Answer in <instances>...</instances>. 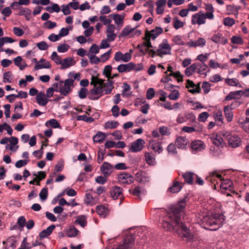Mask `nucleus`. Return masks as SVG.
Segmentation results:
<instances>
[{
	"mask_svg": "<svg viewBox=\"0 0 249 249\" xmlns=\"http://www.w3.org/2000/svg\"><path fill=\"white\" fill-rule=\"evenodd\" d=\"M74 80L71 79H67L65 81H60L57 85V91L63 96H67L72 91L73 88Z\"/></svg>",
	"mask_w": 249,
	"mask_h": 249,
	"instance_id": "obj_6",
	"label": "nucleus"
},
{
	"mask_svg": "<svg viewBox=\"0 0 249 249\" xmlns=\"http://www.w3.org/2000/svg\"><path fill=\"white\" fill-rule=\"evenodd\" d=\"M110 17L114 21L115 24L118 27H122L124 23L125 14L124 13L119 14H112Z\"/></svg>",
	"mask_w": 249,
	"mask_h": 249,
	"instance_id": "obj_15",
	"label": "nucleus"
},
{
	"mask_svg": "<svg viewBox=\"0 0 249 249\" xmlns=\"http://www.w3.org/2000/svg\"><path fill=\"white\" fill-rule=\"evenodd\" d=\"M78 231L74 227L69 228L66 231V234L68 237H72L76 236Z\"/></svg>",
	"mask_w": 249,
	"mask_h": 249,
	"instance_id": "obj_52",
	"label": "nucleus"
},
{
	"mask_svg": "<svg viewBox=\"0 0 249 249\" xmlns=\"http://www.w3.org/2000/svg\"><path fill=\"white\" fill-rule=\"evenodd\" d=\"M55 228V226L54 225H52L46 229L42 231L39 234L40 240H41L45 238H47L52 233Z\"/></svg>",
	"mask_w": 249,
	"mask_h": 249,
	"instance_id": "obj_30",
	"label": "nucleus"
},
{
	"mask_svg": "<svg viewBox=\"0 0 249 249\" xmlns=\"http://www.w3.org/2000/svg\"><path fill=\"white\" fill-rule=\"evenodd\" d=\"M166 71H167V73L169 72V75H173V77L176 79L178 82L183 81V75L181 74L180 71H176L174 72L172 66L169 65Z\"/></svg>",
	"mask_w": 249,
	"mask_h": 249,
	"instance_id": "obj_32",
	"label": "nucleus"
},
{
	"mask_svg": "<svg viewBox=\"0 0 249 249\" xmlns=\"http://www.w3.org/2000/svg\"><path fill=\"white\" fill-rule=\"evenodd\" d=\"M187 201V197H185L176 205L171 207L167 211H163L160 223L161 227L165 231L175 230L183 240L187 242L192 241L195 245L196 241L194 240L193 234L186 226L180 222V213L186 207Z\"/></svg>",
	"mask_w": 249,
	"mask_h": 249,
	"instance_id": "obj_1",
	"label": "nucleus"
},
{
	"mask_svg": "<svg viewBox=\"0 0 249 249\" xmlns=\"http://www.w3.org/2000/svg\"><path fill=\"white\" fill-rule=\"evenodd\" d=\"M242 96V92L239 90L231 91L226 97V101H230L236 98H239Z\"/></svg>",
	"mask_w": 249,
	"mask_h": 249,
	"instance_id": "obj_42",
	"label": "nucleus"
},
{
	"mask_svg": "<svg viewBox=\"0 0 249 249\" xmlns=\"http://www.w3.org/2000/svg\"><path fill=\"white\" fill-rule=\"evenodd\" d=\"M212 40L216 43L225 45L228 43V39L224 36L221 33L214 34L212 36Z\"/></svg>",
	"mask_w": 249,
	"mask_h": 249,
	"instance_id": "obj_24",
	"label": "nucleus"
},
{
	"mask_svg": "<svg viewBox=\"0 0 249 249\" xmlns=\"http://www.w3.org/2000/svg\"><path fill=\"white\" fill-rule=\"evenodd\" d=\"M135 64L132 62L126 64H121L117 67V70L119 72L123 73L124 72H129L133 71L135 68Z\"/></svg>",
	"mask_w": 249,
	"mask_h": 249,
	"instance_id": "obj_25",
	"label": "nucleus"
},
{
	"mask_svg": "<svg viewBox=\"0 0 249 249\" xmlns=\"http://www.w3.org/2000/svg\"><path fill=\"white\" fill-rule=\"evenodd\" d=\"M47 188H43L39 193V197L41 201H44L46 200L48 197Z\"/></svg>",
	"mask_w": 249,
	"mask_h": 249,
	"instance_id": "obj_63",
	"label": "nucleus"
},
{
	"mask_svg": "<svg viewBox=\"0 0 249 249\" xmlns=\"http://www.w3.org/2000/svg\"><path fill=\"white\" fill-rule=\"evenodd\" d=\"M182 177L186 183L192 184L195 177H196V175L191 172H187L183 174Z\"/></svg>",
	"mask_w": 249,
	"mask_h": 249,
	"instance_id": "obj_40",
	"label": "nucleus"
},
{
	"mask_svg": "<svg viewBox=\"0 0 249 249\" xmlns=\"http://www.w3.org/2000/svg\"><path fill=\"white\" fill-rule=\"evenodd\" d=\"M241 143L240 138L237 135L231 136L228 139V143L229 146L235 148L238 147Z\"/></svg>",
	"mask_w": 249,
	"mask_h": 249,
	"instance_id": "obj_26",
	"label": "nucleus"
},
{
	"mask_svg": "<svg viewBox=\"0 0 249 249\" xmlns=\"http://www.w3.org/2000/svg\"><path fill=\"white\" fill-rule=\"evenodd\" d=\"M162 32L163 29L159 27H156L150 31L146 30L144 36L142 38L143 41L138 45V47H152L151 39L155 40Z\"/></svg>",
	"mask_w": 249,
	"mask_h": 249,
	"instance_id": "obj_5",
	"label": "nucleus"
},
{
	"mask_svg": "<svg viewBox=\"0 0 249 249\" xmlns=\"http://www.w3.org/2000/svg\"><path fill=\"white\" fill-rule=\"evenodd\" d=\"M206 42V40L204 38L199 37L196 40H190L186 44L189 47H202L205 45Z\"/></svg>",
	"mask_w": 249,
	"mask_h": 249,
	"instance_id": "obj_21",
	"label": "nucleus"
},
{
	"mask_svg": "<svg viewBox=\"0 0 249 249\" xmlns=\"http://www.w3.org/2000/svg\"><path fill=\"white\" fill-rule=\"evenodd\" d=\"M75 64V61L72 57H67L62 60L60 64L62 69H66Z\"/></svg>",
	"mask_w": 249,
	"mask_h": 249,
	"instance_id": "obj_36",
	"label": "nucleus"
},
{
	"mask_svg": "<svg viewBox=\"0 0 249 249\" xmlns=\"http://www.w3.org/2000/svg\"><path fill=\"white\" fill-rule=\"evenodd\" d=\"M115 26L114 24L107 25V26L106 34L108 41L111 42L114 41L117 36L115 34Z\"/></svg>",
	"mask_w": 249,
	"mask_h": 249,
	"instance_id": "obj_20",
	"label": "nucleus"
},
{
	"mask_svg": "<svg viewBox=\"0 0 249 249\" xmlns=\"http://www.w3.org/2000/svg\"><path fill=\"white\" fill-rule=\"evenodd\" d=\"M207 18H208L205 14V13L200 11L192 15L191 18V23L192 25H198L200 26L206 23Z\"/></svg>",
	"mask_w": 249,
	"mask_h": 249,
	"instance_id": "obj_8",
	"label": "nucleus"
},
{
	"mask_svg": "<svg viewBox=\"0 0 249 249\" xmlns=\"http://www.w3.org/2000/svg\"><path fill=\"white\" fill-rule=\"evenodd\" d=\"M46 10L51 13L53 12L58 13L61 10L59 6L56 3H53L52 6L46 7Z\"/></svg>",
	"mask_w": 249,
	"mask_h": 249,
	"instance_id": "obj_51",
	"label": "nucleus"
},
{
	"mask_svg": "<svg viewBox=\"0 0 249 249\" xmlns=\"http://www.w3.org/2000/svg\"><path fill=\"white\" fill-rule=\"evenodd\" d=\"M141 31L137 29V27L132 28L130 25L125 26L120 34V36L135 37L139 36L141 34Z\"/></svg>",
	"mask_w": 249,
	"mask_h": 249,
	"instance_id": "obj_7",
	"label": "nucleus"
},
{
	"mask_svg": "<svg viewBox=\"0 0 249 249\" xmlns=\"http://www.w3.org/2000/svg\"><path fill=\"white\" fill-rule=\"evenodd\" d=\"M149 148L158 153H160L162 151V148L161 146L160 143L155 140H152L150 142Z\"/></svg>",
	"mask_w": 249,
	"mask_h": 249,
	"instance_id": "obj_35",
	"label": "nucleus"
},
{
	"mask_svg": "<svg viewBox=\"0 0 249 249\" xmlns=\"http://www.w3.org/2000/svg\"><path fill=\"white\" fill-rule=\"evenodd\" d=\"M110 195L114 199L121 200L123 198V189L118 186L113 187L110 191Z\"/></svg>",
	"mask_w": 249,
	"mask_h": 249,
	"instance_id": "obj_23",
	"label": "nucleus"
},
{
	"mask_svg": "<svg viewBox=\"0 0 249 249\" xmlns=\"http://www.w3.org/2000/svg\"><path fill=\"white\" fill-rule=\"evenodd\" d=\"M132 52V50H129V52L124 54L121 52H117L115 54L114 59L116 62H128L131 59Z\"/></svg>",
	"mask_w": 249,
	"mask_h": 249,
	"instance_id": "obj_10",
	"label": "nucleus"
},
{
	"mask_svg": "<svg viewBox=\"0 0 249 249\" xmlns=\"http://www.w3.org/2000/svg\"><path fill=\"white\" fill-rule=\"evenodd\" d=\"M186 87L188 89V91L191 93L195 94L200 92V83L196 85L192 81L188 79L186 81Z\"/></svg>",
	"mask_w": 249,
	"mask_h": 249,
	"instance_id": "obj_16",
	"label": "nucleus"
},
{
	"mask_svg": "<svg viewBox=\"0 0 249 249\" xmlns=\"http://www.w3.org/2000/svg\"><path fill=\"white\" fill-rule=\"evenodd\" d=\"M224 112L225 117L228 122H231L233 117V113L231 110V108L228 106H225L224 108Z\"/></svg>",
	"mask_w": 249,
	"mask_h": 249,
	"instance_id": "obj_39",
	"label": "nucleus"
},
{
	"mask_svg": "<svg viewBox=\"0 0 249 249\" xmlns=\"http://www.w3.org/2000/svg\"><path fill=\"white\" fill-rule=\"evenodd\" d=\"M114 81L107 79L106 81L103 80V84L102 87H103V92L105 94H110L112 92V89L114 88Z\"/></svg>",
	"mask_w": 249,
	"mask_h": 249,
	"instance_id": "obj_18",
	"label": "nucleus"
},
{
	"mask_svg": "<svg viewBox=\"0 0 249 249\" xmlns=\"http://www.w3.org/2000/svg\"><path fill=\"white\" fill-rule=\"evenodd\" d=\"M106 138V135L105 133L99 132L95 135L93 140L94 142L100 143L103 142Z\"/></svg>",
	"mask_w": 249,
	"mask_h": 249,
	"instance_id": "obj_48",
	"label": "nucleus"
},
{
	"mask_svg": "<svg viewBox=\"0 0 249 249\" xmlns=\"http://www.w3.org/2000/svg\"><path fill=\"white\" fill-rule=\"evenodd\" d=\"M185 23L176 18L174 19L173 26L176 29H178L184 26Z\"/></svg>",
	"mask_w": 249,
	"mask_h": 249,
	"instance_id": "obj_62",
	"label": "nucleus"
},
{
	"mask_svg": "<svg viewBox=\"0 0 249 249\" xmlns=\"http://www.w3.org/2000/svg\"><path fill=\"white\" fill-rule=\"evenodd\" d=\"M179 95L180 93L178 90L174 89L169 93L168 98L171 100L176 101L179 98Z\"/></svg>",
	"mask_w": 249,
	"mask_h": 249,
	"instance_id": "obj_53",
	"label": "nucleus"
},
{
	"mask_svg": "<svg viewBox=\"0 0 249 249\" xmlns=\"http://www.w3.org/2000/svg\"><path fill=\"white\" fill-rule=\"evenodd\" d=\"M205 9L207 11L205 14L207 17L208 19L213 20L214 18L213 14L214 9L213 5L211 4H206L205 5Z\"/></svg>",
	"mask_w": 249,
	"mask_h": 249,
	"instance_id": "obj_37",
	"label": "nucleus"
},
{
	"mask_svg": "<svg viewBox=\"0 0 249 249\" xmlns=\"http://www.w3.org/2000/svg\"><path fill=\"white\" fill-rule=\"evenodd\" d=\"M112 70V67L111 65L106 66L103 70V74L107 79L110 80Z\"/></svg>",
	"mask_w": 249,
	"mask_h": 249,
	"instance_id": "obj_50",
	"label": "nucleus"
},
{
	"mask_svg": "<svg viewBox=\"0 0 249 249\" xmlns=\"http://www.w3.org/2000/svg\"><path fill=\"white\" fill-rule=\"evenodd\" d=\"M241 127L247 132L249 133V117H247L245 121L241 123Z\"/></svg>",
	"mask_w": 249,
	"mask_h": 249,
	"instance_id": "obj_64",
	"label": "nucleus"
},
{
	"mask_svg": "<svg viewBox=\"0 0 249 249\" xmlns=\"http://www.w3.org/2000/svg\"><path fill=\"white\" fill-rule=\"evenodd\" d=\"M204 215L200 225L205 229L215 231L223 225L225 217L221 213L220 205L216 202L206 204L204 208Z\"/></svg>",
	"mask_w": 249,
	"mask_h": 249,
	"instance_id": "obj_2",
	"label": "nucleus"
},
{
	"mask_svg": "<svg viewBox=\"0 0 249 249\" xmlns=\"http://www.w3.org/2000/svg\"><path fill=\"white\" fill-rule=\"evenodd\" d=\"M32 14V11L28 8H21L18 13L19 16H24L26 19L30 20Z\"/></svg>",
	"mask_w": 249,
	"mask_h": 249,
	"instance_id": "obj_45",
	"label": "nucleus"
},
{
	"mask_svg": "<svg viewBox=\"0 0 249 249\" xmlns=\"http://www.w3.org/2000/svg\"><path fill=\"white\" fill-rule=\"evenodd\" d=\"M171 51V47L168 43L166 39H164L159 45L158 49H157V53L158 56L162 57L166 54H170Z\"/></svg>",
	"mask_w": 249,
	"mask_h": 249,
	"instance_id": "obj_9",
	"label": "nucleus"
},
{
	"mask_svg": "<svg viewBox=\"0 0 249 249\" xmlns=\"http://www.w3.org/2000/svg\"><path fill=\"white\" fill-rule=\"evenodd\" d=\"M88 56L89 59V62L91 64H98L100 62L99 58L93 54H88Z\"/></svg>",
	"mask_w": 249,
	"mask_h": 249,
	"instance_id": "obj_61",
	"label": "nucleus"
},
{
	"mask_svg": "<svg viewBox=\"0 0 249 249\" xmlns=\"http://www.w3.org/2000/svg\"><path fill=\"white\" fill-rule=\"evenodd\" d=\"M223 23L225 26L231 27L235 23V20L230 17H227L223 19Z\"/></svg>",
	"mask_w": 249,
	"mask_h": 249,
	"instance_id": "obj_54",
	"label": "nucleus"
},
{
	"mask_svg": "<svg viewBox=\"0 0 249 249\" xmlns=\"http://www.w3.org/2000/svg\"><path fill=\"white\" fill-rule=\"evenodd\" d=\"M51 67V65L49 61L41 58L38 61L37 64L35 66V70H38L42 69H50Z\"/></svg>",
	"mask_w": 249,
	"mask_h": 249,
	"instance_id": "obj_29",
	"label": "nucleus"
},
{
	"mask_svg": "<svg viewBox=\"0 0 249 249\" xmlns=\"http://www.w3.org/2000/svg\"><path fill=\"white\" fill-rule=\"evenodd\" d=\"M142 193V189L140 186H137L133 190L131 193L134 196L140 198Z\"/></svg>",
	"mask_w": 249,
	"mask_h": 249,
	"instance_id": "obj_60",
	"label": "nucleus"
},
{
	"mask_svg": "<svg viewBox=\"0 0 249 249\" xmlns=\"http://www.w3.org/2000/svg\"><path fill=\"white\" fill-rule=\"evenodd\" d=\"M195 72H196V66L195 63H194L186 69L185 71V74L186 76H189L193 74Z\"/></svg>",
	"mask_w": 249,
	"mask_h": 249,
	"instance_id": "obj_56",
	"label": "nucleus"
},
{
	"mask_svg": "<svg viewBox=\"0 0 249 249\" xmlns=\"http://www.w3.org/2000/svg\"><path fill=\"white\" fill-rule=\"evenodd\" d=\"M226 84L230 86L237 87L239 88L242 87V85L239 80L235 78H227L225 80Z\"/></svg>",
	"mask_w": 249,
	"mask_h": 249,
	"instance_id": "obj_38",
	"label": "nucleus"
},
{
	"mask_svg": "<svg viewBox=\"0 0 249 249\" xmlns=\"http://www.w3.org/2000/svg\"><path fill=\"white\" fill-rule=\"evenodd\" d=\"M97 213L100 217L105 218L109 214V209L107 206L105 205H98L96 208Z\"/></svg>",
	"mask_w": 249,
	"mask_h": 249,
	"instance_id": "obj_31",
	"label": "nucleus"
},
{
	"mask_svg": "<svg viewBox=\"0 0 249 249\" xmlns=\"http://www.w3.org/2000/svg\"><path fill=\"white\" fill-rule=\"evenodd\" d=\"M118 180L119 183L123 185L131 184L134 182L133 177L125 172H122L119 174Z\"/></svg>",
	"mask_w": 249,
	"mask_h": 249,
	"instance_id": "obj_12",
	"label": "nucleus"
},
{
	"mask_svg": "<svg viewBox=\"0 0 249 249\" xmlns=\"http://www.w3.org/2000/svg\"><path fill=\"white\" fill-rule=\"evenodd\" d=\"M172 41L177 45H185V42L182 39V37L179 35L175 36L172 38Z\"/></svg>",
	"mask_w": 249,
	"mask_h": 249,
	"instance_id": "obj_58",
	"label": "nucleus"
},
{
	"mask_svg": "<svg viewBox=\"0 0 249 249\" xmlns=\"http://www.w3.org/2000/svg\"><path fill=\"white\" fill-rule=\"evenodd\" d=\"M70 48V46L66 43L60 44L57 47V51L59 53H64L67 52Z\"/></svg>",
	"mask_w": 249,
	"mask_h": 249,
	"instance_id": "obj_55",
	"label": "nucleus"
},
{
	"mask_svg": "<svg viewBox=\"0 0 249 249\" xmlns=\"http://www.w3.org/2000/svg\"><path fill=\"white\" fill-rule=\"evenodd\" d=\"M45 125L46 127H51L53 128H60L61 125L58 122L54 119H52L46 122Z\"/></svg>",
	"mask_w": 249,
	"mask_h": 249,
	"instance_id": "obj_41",
	"label": "nucleus"
},
{
	"mask_svg": "<svg viewBox=\"0 0 249 249\" xmlns=\"http://www.w3.org/2000/svg\"><path fill=\"white\" fill-rule=\"evenodd\" d=\"M166 2V0H158L156 1L157 8L156 11L157 14L161 15L164 13Z\"/></svg>",
	"mask_w": 249,
	"mask_h": 249,
	"instance_id": "obj_33",
	"label": "nucleus"
},
{
	"mask_svg": "<svg viewBox=\"0 0 249 249\" xmlns=\"http://www.w3.org/2000/svg\"><path fill=\"white\" fill-rule=\"evenodd\" d=\"M84 202L87 205L92 206L97 203V200L93 198L91 194H87Z\"/></svg>",
	"mask_w": 249,
	"mask_h": 249,
	"instance_id": "obj_46",
	"label": "nucleus"
},
{
	"mask_svg": "<svg viewBox=\"0 0 249 249\" xmlns=\"http://www.w3.org/2000/svg\"><path fill=\"white\" fill-rule=\"evenodd\" d=\"M14 75L11 71L4 72L3 74V82L4 83H11L12 82Z\"/></svg>",
	"mask_w": 249,
	"mask_h": 249,
	"instance_id": "obj_44",
	"label": "nucleus"
},
{
	"mask_svg": "<svg viewBox=\"0 0 249 249\" xmlns=\"http://www.w3.org/2000/svg\"><path fill=\"white\" fill-rule=\"evenodd\" d=\"M196 66V72L206 76L207 73L210 71L208 66L205 63H195Z\"/></svg>",
	"mask_w": 249,
	"mask_h": 249,
	"instance_id": "obj_19",
	"label": "nucleus"
},
{
	"mask_svg": "<svg viewBox=\"0 0 249 249\" xmlns=\"http://www.w3.org/2000/svg\"><path fill=\"white\" fill-rule=\"evenodd\" d=\"M226 134L213 133L211 134L210 138L213 143L217 146L222 147L224 144V141L223 137H225Z\"/></svg>",
	"mask_w": 249,
	"mask_h": 249,
	"instance_id": "obj_11",
	"label": "nucleus"
},
{
	"mask_svg": "<svg viewBox=\"0 0 249 249\" xmlns=\"http://www.w3.org/2000/svg\"><path fill=\"white\" fill-rule=\"evenodd\" d=\"M113 169V167L108 162H105L101 167V171L106 176L110 175Z\"/></svg>",
	"mask_w": 249,
	"mask_h": 249,
	"instance_id": "obj_34",
	"label": "nucleus"
},
{
	"mask_svg": "<svg viewBox=\"0 0 249 249\" xmlns=\"http://www.w3.org/2000/svg\"><path fill=\"white\" fill-rule=\"evenodd\" d=\"M206 179L213 184L215 189L219 183H220L219 186L222 191L231 189V181L228 179H223L221 175L216 171L210 173L209 175L206 177Z\"/></svg>",
	"mask_w": 249,
	"mask_h": 249,
	"instance_id": "obj_3",
	"label": "nucleus"
},
{
	"mask_svg": "<svg viewBox=\"0 0 249 249\" xmlns=\"http://www.w3.org/2000/svg\"><path fill=\"white\" fill-rule=\"evenodd\" d=\"M51 59L57 65H60L62 61L61 57L58 55L56 52H53L51 56Z\"/></svg>",
	"mask_w": 249,
	"mask_h": 249,
	"instance_id": "obj_57",
	"label": "nucleus"
},
{
	"mask_svg": "<svg viewBox=\"0 0 249 249\" xmlns=\"http://www.w3.org/2000/svg\"><path fill=\"white\" fill-rule=\"evenodd\" d=\"M144 144L145 142L143 140L138 139L132 143L129 150L134 153L139 152L142 149Z\"/></svg>",
	"mask_w": 249,
	"mask_h": 249,
	"instance_id": "obj_14",
	"label": "nucleus"
},
{
	"mask_svg": "<svg viewBox=\"0 0 249 249\" xmlns=\"http://www.w3.org/2000/svg\"><path fill=\"white\" fill-rule=\"evenodd\" d=\"M184 183L179 181L176 178L173 180L172 185L168 188L167 192L173 194L178 193L180 191Z\"/></svg>",
	"mask_w": 249,
	"mask_h": 249,
	"instance_id": "obj_13",
	"label": "nucleus"
},
{
	"mask_svg": "<svg viewBox=\"0 0 249 249\" xmlns=\"http://www.w3.org/2000/svg\"><path fill=\"white\" fill-rule=\"evenodd\" d=\"M227 10L228 15H237L238 13L239 8L233 5H228L227 6Z\"/></svg>",
	"mask_w": 249,
	"mask_h": 249,
	"instance_id": "obj_49",
	"label": "nucleus"
},
{
	"mask_svg": "<svg viewBox=\"0 0 249 249\" xmlns=\"http://www.w3.org/2000/svg\"><path fill=\"white\" fill-rule=\"evenodd\" d=\"M175 143L178 148L185 149L189 143V141L184 137L179 136L177 138Z\"/></svg>",
	"mask_w": 249,
	"mask_h": 249,
	"instance_id": "obj_28",
	"label": "nucleus"
},
{
	"mask_svg": "<svg viewBox=\"0 0 249 249\" xmlns=\"http://www.w3.org/2000/svg\"><path fill=\"white\" fill-rule=\"evenodd\" d=\"M75 223L79 224L82 227H84L87 224V218L86 216L81 215L77 216L75 220Z\"/></svg>",
	"mask_w": 249,
	"mask_h": 249,
	"instance_id": "obj_47",
	"label": "nucleus"
},
{
	"mask_svg": "<svg viewBox=\"0 0 249 249\" xmlns=\"http://www.w3.org/2000/svg\"><path fill=\"white\" fill-rule=\"evenodd\" d=\"M36 100L38 104L41 106H45L49 101L43 92H39L37 94Z\"/></svg>",
	"mask_w": 249,
	"mask_h": 249,
	"instance_id": "obj_27",
	"label": "nucleus"
},
{
	"mask_svg": "<svg viewBox=\"0 0 249 249\" xmlns=\"http://www.w3.org/2000/svg\"><path fill=\"white\" fill-rule=\"evenodd\" d=\"M192 152L194 154L201 151L205 148V144L200 140H196L191 143Z\"/></svg>",
	"mask_w": 249,
	"mask_h": 249,
	"instance_id": "obj_17",
	"label": "nucleus"
},
{
	"mask_svg": "<svg viewBox=\"0 0 249 249\" xmlns=\"http://www.w3.org/2000/svg\"><path fill=\"white\" fill-rule=\"evenodd\" d=\"M102 84L103 79H100L97 76H92L90 84L94 87L90 90L89 96L90 99L97 100L104 95Z\"/></svg>",
	"mask_w": 249,
	"mask_h": 249,
	"instance_id": "obj_4",
	"label": "nucleus"
},
{
	"mask_svg": "<svg viewBox=\"0 0 249 249\" xmlns=\"http://www.w3.org/2000/svg\"><path fill=\"white\" fill-rule=\"evenodd\" d=\"M145 158L146 163L149 165H154L156 164L155 158L152 153L147 152L145 154Z\"/></svg>",
	"mask_w": 249,
	"mask_h": 249,
	"instance_id": "obj_43",
	"label": "nucleus"
},
{
	"mask_svg": "<svg viewBox=\"0 0 249 249\" xmlns=\"http://www.w3.org/2000/svg\"><path fill=\"white\" fill-rule=\"evenodd\" d=\"M209 55L210 53L200 54L197 56L196 60L199 61L200 63H205V62L207 60Z\"/></svg>",
	"mask_w": 249,
	"mask_h": 249,
	"instance_id": "obj_59",
	"label": "nucleus"
},
{
	"mask_svg": "<svg viewBox=\"0 0 249 249\" xmlns=\"http://www.w3.org/2000/svg\"><path fill=\"white\" fill-rule=\"evenodd\" d=\"M152 47H145V46H141L138 47V48L140 49V52L143 55H145L146 54H148L149 56L154 57L156 55L158 56V53H157V50H154L153 49H150V48H152Z\"/></svg>",
	"mask_w": 249,
	"mask_h": 249,
	"instance_id": "obj_22",
	"label": "nucleus"
}]
</instances>
